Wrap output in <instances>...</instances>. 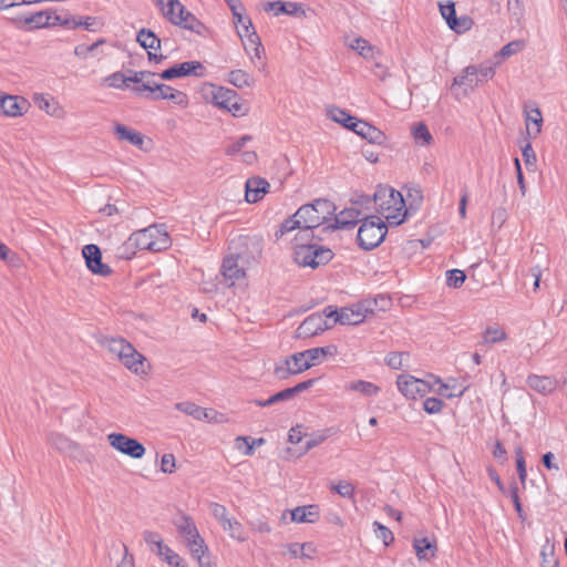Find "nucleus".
<instances>
[{"label":"nucleus","instance_id":"ea45409f","mask_svg":"<svg viewBox=\"0 0 567 567\" xmlns=\"http://www.w3.org/2000/svg\"><path fill=\"white\" fill-rule=\"evenodd\" d=\"M412 136L417 145L426 146L433 141L432 134L424 123H417L411 128Z\"/></svg>","mask_w":567,"mask_h":567},{"label":"nucleus","instance_id":"e2e57ef3","mask_svg":"<svg viewBox=\"0 0 567 567\" xmlns=\"http://www.w3.org/2000/svg\"><path fill=\"white\" fill-rule=\"evenodd\" d=\"M210 512L213 516L219 520L221 526L226 527V520L228 519L226 507L221 504L213 503L210 505Z\"/></svg>","mask_w":567,"mask_h":567},{"label":"nucleus","instance_id":"774afa93","mask_svg":"<svg viewBox=\"0 0 567 567\" xmlns=\"http://www.w3.org/2000/svg\"><path fill=\"white\" fill-rule=\"evenodd\" d=\"M522 155H523L524 162H525L527 167L535 165V163H536V155H535V152H534V150L532 147L530 142H527L522 147Z\"/></svg>","mask_w":567,"mask_h":567},{"label":"nucleus","instance_id":"bf43d9fd","mask_svg":"<svg viewBox=\"0 0 567 567\" xmlns=\"http://www.w3.org/2000/svg\"><path fill=\"white\" fill-rule=\"evenodd\" d=\"M183 28L197 34H203V31L205 30L204 24L190 12L187 13Z\"/></svg>","mask_w":567,"mask_h":567},{"label":"nucleus","instance_id":"6e6d98bb","mask_svg":"<svg viewBox=\"0 0 567 567\" xmlns=\"http://www.w3.org/2000/svg\"><path fill=\"white\" fill-rule=\"evenodd\" d=\"M105 42L104 39H100L91 45L79 44L74 48V54L79 58L86 59L91 53H93L97 47Z\"/></svg>","mask_w":567,"mask_h":567},{"label":"nucleus","instance_id":"a18cd8bd","mask_svg":"<svg viewBox=\"0 0 567 567\" xmlns=\"http://www.w3.org/2000/svg\"><path fill=\"white\" fill-rule=\"evenodd\" d=\"M506 332L499 328L488 327L483 333V344H493L506 339Z\"/></svg>","mask_w":567,"mask_h":567},{"label":"nucleus","instance_id":"2eb2a0df","mask_svg":"<svg viewBox=\"0 0 567 567\" xmlns=\"http://www.w3.org/2000/svg\"><path fill=\"white\" fill-rule=\"evenodd\" d=\"M192 556L198 561L199 567H215L208 555V547L202 536L185 542Z\"/></svg>","mask_w":567,"mask_h":567},{"label":"nucleus","instance_id":"9b49d317","mask_svg":"<svg viewBox=\"0 0 567 567\" xmlns=\"http://www.w3.org/2000/svg\"><path fill=\"white\" fill-rule=\"evenodd\" d=\"M53 9L41 10L29 16H20L12 19V23L18 29L33 31L37 29L50 28Z\"/></svg>","mask_w":567,"mask_h":567},{"label":"nucleus","instance_id":"c85d7f7f","mask_svg":"<svg viewBox=\"0 0 567 567\" xmlns=\"http://www.w3.org/2000/svg\"><path fill=\"white\" fill-rule=\"evenodd\" d=\"M319 517L316 505L298 506L291 511V520L295 523H315Z\"/></svg>","mask_w":567,"mask_h":567},{"label":"nucleus","instance_id":"cd10ccee","mask_svg":"<svg viewBox=\"0 0 567 567\" xmlns=\"http://www.w3.org/2000/svg\"><path fill=\"white\" fill-rule=\"evenodd\" d=\"M266 11H274L275 16L288 14L298 16L299 12H303L302 8L297 2H284L280 0L267 2L265 4Z\"/></svg>","mask_w":567,"mask_h":567},{"label":"nucleus","instance_id":"7c9ffc66","mask_svg":"<svg viewBox=\"0 0 567 567\" xmlns=\"http://www.w3.org/2000/svg\"><path fill=\"white\" fill-rule=\"evenodd\" d=\"M413 547L420 559H430L435 556V543L426 537L414 539Z\"/></svg>","mask_w":567,"mask_h":567},{"label":"nucleus","instance_id":"680f3d73","mask_svg":"<svg viewBox=\"0 0 567 567\" xmlns=\"http://www.w3.org/2000/svg\"><path fill=\"white\" fill-rule=\"evenodd\" d=\"M507 8L509 13L519 21L524 16L525 8L523 0H507Z\"/></svg>","mask_w":567,"mask_h":567},{"label":"nucleus","instance_id":"13d9d810","mask_svg":"<svg viewBox=\"0 0 567 567\" xmlns=\"http://www.w3.org/2000/svg\"><path fill=\"white\" fill-rule=\"evenodd\" d=\"M444 408V402L437 398H427L423 402V409L429 414H436Z\"/></svg>","mask_w":567,"mask_h":567},{"label":"nucleus","instance_id":"5701e85b","mask_svg":"<svg viewBox=\"0 0 567 567\" xmlns=\"http://www.w3.org/2000/svg\"><path fill=\"white\" fill-rule=\"evenodd\" d=\"M27 106V101H19L18 96L0 93V113L7 116L22 115V110Z\"/></svg>","mask_w":567,"mask_h":567},{"label":"nucleus","instance_id":"412c9836","mask_svg":"<svg viewBox=\"0 0 567 567\" xmlns=\"http://www.w3.org/2000/svg\"><path fill=\"white\" fill-rule=\"evenodd\" d=\"M156 94L153 96L154 101L169 100L174 104L185 106L188 103L187 95L178 90L173 89L171 85L162 84L155 86Z\"/></svg>","mask_w":567,"mask_h":567},{"label":"nucleus","instance_id":"0eeeda50","mask_svg":"<svg viewBox=\"0 0 567 567\" xmlns=\"http://www.w3.org/2000/svg\"><path fill=\"white\" fill-rule=\"evenodd\" d=\"M386 233L388 227L381 218L364 217L357 235L358 245L363 250H372L384 240Z\"/></svg>","mask_w":567,"mask_h":567},{"label":"nucleus","instance_id":"5fc2aeb1","mask_svg":"<svg viewBox=\"0 0 567 567\" xmlns=\"http://www.w3.org/2000/svg\"><path fill=\"white\" fill-rule=\"evenodd\" d=\"M516 454V468L518 473L519 481L523 485H525L526 477H527V471H526V463L523 450L520 447H517L515 451Z\"/></svg>","mask_w":567,"mask_h":567},{"label":"nucleus","instance_id":"f8f14e48","mask_svg":"<svg viewBox=\"0 0 567 567\" xmlns=\"http://www.w3.org/2000/svg\"><path fill=\"white\" fill-rule=\"evenodd\" d=\"M204 65L199 61H187L179 64H175L162 73L157 74L162 80H173L176 78H184L188 75L203 76Z\"/></svg>","mask_w":567,"mask_h":567},{"label":"nucleus","instance_id":"3c124183","mask_svg":"<svg viewBox=\"0 0 567 567\" xmlns=\"http://www.w3.org/2000/svg\"><path fill=\"white\" fill-rule=\"evenodd\" d=\"M330 488L344 498H352L354 495V486L346 481H340L338 484H331Z\"/></svg>","mask_w":567,"mask_h":567},{"label":"nucleus","instance_id":"f704fd0d","mask_svg":"<svg viewBox=\"0 0 567 567\" xmlns=\"http://www.w3.org/2000/svg\"><path fill=\"white\" fill-rule=\"evenodd\" d=\"M329 116L332 121L342 124L344 127L353 131V127H355V124L359 123L360 120L357 117L350 115L347 111L333 107L329 111Z\"/></svg>","mask_w":567,"mask_h":567},{"label":"nucleus","instance_id":"69168bd1","mask_svg":"<svg viewBox=\"0 0 567 567\" xmlns=\"http://www.w3.org/2000/svg\"><path fill=\"white\" fill-rule=\"evenodd\" d=\"M229 113H231V115L234 116H244L247 114L248 112V109L240 102V99L238 96V94L236 93V100H234L229 106L227 107V110Z\"/></svg>","mask_w":567,"mask_h":567},{"label":"nucleus","instance_id":"37998d69","mask_svg":"<svg viewBox=\"0 0 567 567\" xmlns=\"http://www.w3.org/2000/svg\"><path fill=\"white\" fill-rule=\"evenodd\" d=\"M499 64V61L497 62H491L486 61L478 65H475L476 74L481 81V83L488 81L492 79L495 74V68Z\"/></svg>","mask_w":567,"mask_h":567},{"label":"nucleus","instance_id":"39448f33","mask_svg":"<svg viewBox=\"0 0 567 567\" xmlns=\"http://www.w3.org/2000/svg\"><path fill=\"white\" fill-rule=\"evenodd\" d=\"M377 212L390 225H400L404 221L406 209L402 194L390 186L379 185L373 194Z\"/></svg>","mask_w":567,"mask_h":567},{"label":"nucleus","instance_id":"c03bdc74","mask_svg":"<svg viewBox=\"0 0 567 567\" xmlns=\"http://www.w3.org/2000/svg\"><path fill=\"white\" fill-rule=\"evenodd\" d=\"M223 528L224 530L229 533V536L231 538H235L239 542H245L247 539L246 533L241 524L236 519L228 518L226 520V527Z\"/></svg>","mask_w":567,"mask_h":567},{"label":"nucleus","instance_id":"b1692460","mask_svg":"<svg viewBox=\"0 0 567 567\" xmlns=\"http://www.w3.org/2000/svg\"><path fill=\"white\" fill-rule=\"evenodd\" d=\"M189 11L181 3L179 0H171L167 3V11L165 12V18L175 25L182 27L186 21V16Z\"/></svg>","mask_w":567,"mask_h":567},{"label":"nucleus","instance_id":"a878e982","mask_svg":"<svg viewBox=\"0 0 567 567\" xmlns=\"http://www.w3.org/2000/svg\"><path fill=\"white\" fill-rule=\"evenodd\" d=\"M174 524L184 543L200 536L195 522L187 515H182Z\"/></svg>","mask_w":567,"mask_h":567},{"label":"nucleus","instance_id":"393cba45","mask_svg":"<svg viewBox=\"0 0 567 567\" xmlns=\"http://www.w3.org/2000/svg\"><path fill=\"white\" fill-rule=\"evenodd\" d=\"M114 132L120 141H126L137 148L143 150L144 136L140 132L120 123L115 125Z\"/></svg>","mask_w":567,"mask_h":567},{"label":"nucleus","instance_id":"6ab92c4d","mask_svg":"<svg viewBox=\"0 0 567 567\" xmlns=\"http://www.w3.org/2000/svg\"><path fill=\"white\" fill-rule=\"evenodd\" d=\"M368 309L363 307V305L358 303L353 307H346L340 310L338 313V318H336V322L340 324H359L365 318Z\"/></svg>","mask_w":567,"mask_h":567},{"label":"nucleus","instance_id":"c9c22d12","mask_svg":"<svg viewBox=\"0 0 567 567\" xmlns=\"http://www.w3.org/2000/svg\"><path fill=\"white\" fill-rule=\"evenodd\" d=\"M299 229V233L305 230V224L301 218L296 217V213L288 218H286L279 226V229L275 233L277 239L281 238L284 235Z\"/></svg>","mask_w":567,"mask_h":567},{"label":"nucleus","instance_id":"c756f323","mask_svg":"<svg viewBox=\"0 0 567 567\" xmlns=\"http://www.w3.org/2000/svg\"><path fill=\"white\" fill-rule=\"evenodd\" d=\"M440 12L442 17L445 19L447 25L456 31L461 32L462 29H465L460 19L456 18L455 4L453 1H447L446 3H440Z\"/></svg>","mask_w":567,"mask_h":567},{"label":"nucleus","instance_id":"dca6fc26","mask_svg":"<svg viewBox=\"0 0 567 567\" xmlns=\"http://www.w3.org/2000/svg\"><path fill=\"white\" fill-rule=\"evenodd\" d=\"M353 132L371 144L382 145L386 141V136L381 130L361 120L353 127Z\"/></svg>","mask_w":567,"mask_h":567},{"label":"nucleus","instance_id":"f257e3e1","mask_svg":"<svg viewBox=\"0 0 567 567\" xmlns=\"http://www.w3.org/2000/svg\"><path fill=\"white\" fill-rule=\"evenodd\" d=\"M230 252L224 258L220 274L228 287L235 285L246 275L245 266L257 261L262 251L261 239L239 236L230 243Z\"/></svg>","mask_w":567,"mask_h":567},{"label":"nucleus","instance_id":"4be33fe9","mask_svg":"<svg viewBox=\"0 0 567 567\" xmlns=\"http://www.w3.org/2000/svg\"><path fill=\"white\" fill-rule=\"evenodd\" d=\"M324 330L323 320L320 315H310L297 328L298 338L317 336Z\"/></svg>","mask_w":567,"mask_h":567},{"label":"nucleus","instance_id":"de8ad7c7","mask_svg":"<svg viewBox=\"0 0 567 567\" xmlns=\"http://www.w3.org/2000/svg\"><path fill=\"white\" fill-rule=\"evenodd\" d=\"M34 103L38 105V107L42 111H45L48 114H54L56 111V105L48 95L43 94H35L34 95Z\"/></svg>","mask_w":567,"mask_h":567},{"label":"nucleus","instance_id":"58836bf2","mask_svg":"<svg viewBox=\"0 0 567 567\" xmlns=\"http://www.w3.org/2000/svg\"><path fill=\"white\" fill-rule=\"evenodd\" d=\"M347 390L357 391L365 396H374L379 393L380 388L369 381H353L346 385Z\"/></svg>","mask_w":567,"mask_h":567},{"label":"nucleus","instance_id":"473e14b6","mask_svg":"<svg viewBox=\"0 0 567 567\" xmlns=\"http://www.w3.org/2000/svg\"><path fill=\"white\" fill-rule=\"evenodd\" d=\"M434 382L440 385L437 390L439 394L447 399L461 398L466 390L465 386H458L455 380L444 383L440 378H435Z\"/></svg>","mask_w":567,"mask_h":567},{"label":"nucleus","instance_id":"7ed1b4c3","mask_svg":"<svg viewBox=\"0 0 567 567\" xmlns=\"http://www.w3.org/2000/svg\"><path fill=\"white\" fill-rule=\"evenodd\" d=\"M169 237L163 225H152L133 233L123 245L122 257L130 259L135 255L134 249L162 251L168 248Z\"/></svg>","mask_w":567,"mask_h":567},{"label":"nucleus","instance_id":"79ce46f5","mask_svg":"<svg viewBox=\"0 0 567 567\" xmlns=\"http://www.w3.org/2000/svg\"><path fill=\"white\" fill-rule=\"evenodd\" d=\"M128 370L138 373L143 368V361L144 357L137 352V350H134L131 353L127 354L126 358H123L120 360Z\"/></svg>","mask_w":567,"mask_h":567},{"label":"nucleus","instance_id":"f03ea898","mask_svg":"<svg viewBox=\"0 0 567 567\" xmlns=\"http://www.w3.org/2000/svg\"><path fill=\"white\" fill-rule=\"evenodd\" d=\"M337 353L338 348L334 344L296 352L286 358L281 364L276 365L275 374L280 380L287 379L290 375L299 374L310 369L315 364L321 362L323 358L334 357Z\"/></svg>","mask_w":567,"mask_h":567},{"label":"nucleus","instance_id":"1a4fd4ad","mask_svg":"<svg viewBox=\"0 0 567 567\" xmlns=\"http://www.w3.org/2000/svg\"><path fill=\"white\" fill-rule=\"evenodd\" d=\"M109 444L132 458H142L145 454L144 445L136 439L130 437L122 433H111L107 435Z\"/></svg>","mask_w":567,"mask_h":567},{"label":"nucleus","instance_id":"20e7f679","mask_svg":"<svg viewBox=\"0 0 567 567\" xmlns=\"http://www.w3.org/2000/svg\"><path fill=\"white\" fill-rule=\"evenodd\" d=\"M334 203L326 198L315 199L310 204H305L296 212V217L301 218L305 224V230L297 234V240H308L315 238L313 230L326 224L336 214Z\"/></svg>","mask_w":567,"mask_h":567},{"label":"nucleus","instance_id":"49530a36","mask_svg":"<svg viewBox=\"0 0 567 567\" xmlns=\"http://www.w3.org/2000/svg\"><path fill=\"white\" fill-rule=\"evenodd\" d=\"M162 84L163 83H158L146 78L145 82H143L141 85L134 86L132 91L137 95H142L144 92H147L145 96L150 100H153V96L156 94L155 86Z\"/></svg>","mask_w":567,"mask_h":567},{"label":"nucleus","instance_id":"ddd939ff","mask_svg":"<svg viewBox=\"0 0 567 567\" xmlns=\"http://www.w3.org/2000/svg\"><path fill=\"white\" fill-rule=\"evenodd\" d=\"M83 258L85 259L86 267L95 275L109 276L112 269L106 264L102 262L101 249L97 245L89 244L82 249Z\"/></svg>","mask_w":567,"mask_h":567},{"label":"nucleus","instance_id":"4468645a","mask_svg":"<svg viewBox=\"0 0 567 567\" xmlns=\"http://www.w3.org/2000/svg\"><path fill=\"white\" fill-rule=\"evenodd\" d=\"M334 223L327 225L322 230L348 229L354 227L361 219V210L357 208H344L334 214Z\"/></svg>","mask_w":567,"mask_h":567},{"label":"nucleus","instance_id":"052dcab7","mask_svg":"<svg viewBox=\"0 0 567 567\" xmlns=\"http://www.w3.org/2000/svg\"><path fill=\"white\" fill-rule=\"evenodd\" d=\"M237 443H238V449H240V443H244L246 445V450L244 451V454L245 455H251L254 453V447L255 446H259L261 444L265 443V439L262 437H259V439H254L251 441V443L249 442V437H245V436H238L236 439Z\"/></svg>","mask_w":567,"mask_h":567},{"label":"nucleus","instance_id":"338daca9","mask_svg":"<svg viewBox=\"0 0 567 567\" xmlns=\"http://www.w3.org/2000/svg\"><path fill=\"white\" fill-rule=\"evenodd\" d=\"M143 538L145 543L150 546V548H159V546L163 544V539L161 535L156 532H150L145 530L143 533Z\"/></svg>","mask_w":567,"mask_h":567},{"label":"nucleus","instance_id":"603ef678","mask_svg":"<svg viewBox=\"0 0 567 567\" xmlns=\"http://www.w3.org/2000/svg\"><path fill=\"white\" fill-rule=\"evenodd\" d=\"M404 357L409 358V353H405V352H390L385 357V363L391 369L399 370V369H401L404 365V363H403Z\"/></svg>","mask_w":567,"mask_h":567},{"label":"nucleus","instance_id":"a211bd4d","mask_svg":"<svg viewBox=\"0 0 567 567\" xmlns=\"http://www.w3.org/2000/svg\"><path fill=\"white\" fill-rule=\"evenodd\" d=\"M527 385L540 394H550L557 388V380L554 377L530 374L526 379Z\"/></svg>","mask_w":567,"mask_h":567},{"label":"nucleus","instance_id":"e433bc0d","mask_svg":"<svg viewBox=\"0 0 567 567\" xmlns=\"http://www.w3.org/2000/svg\"><path fill=\"white\" fill-rule=\"evenodd\" d=\"M228 81L238 89L250 87L254 84V78L244 70H233L228 74Z\"/></svg>","mask_w":567,"mask_h":567},{"label":"nucleus","instance_id":"6e6552de","mask_svg":"<svg viewBox=\"0 0 567 567\" xmlns=\"http://www.w3.org/2000/svg\"><path fill=\"white\" fill-rule=\"evenodd\" d=\"M481 84L476 74L475 65H468L463 69L462 73L453 79L451 91L455 99L461 100L467 96Z\"/></svg>","mask_w":567,"mask_h":567},{"label":"nucleus","instance_id":"9d476101","mask_svg":"<svg viewBox=\"0 0 567 567\" xmlns=\"http://www.w3.org/2000/svg\"><path fill=\"white\" fill-rule=\"evenodd\" d=\"M396 385L399 391L406 398L415 400L422 398L432 390L429 382L417 379L411 374H401L398 377Z\"/></svg>","mask_w":567,"mask_h":567},{"label":"nucleus","instance_id":"bb28decb","mask_svg":"<svg viewBox=\"0 0 567 567\" xmlns=\"http://www.w3.org/2000/svg\"><path fill=\"white\" fill-rule=\"evenodd\" d=\"M236 91L224 87V86H213L212 91V102L214 105L219 109L227 110L229 104L236 100Z\"/></svg>","mask_w":567,"mask_h":567},{"label":"nucleus","instance_id":"aec40b11","mask_svg":"<svg viewBox=\"0 0 567 567\" xmlns=\"http://www.w3.org/2000/svg\"><path fill=\"white\" fill-rule=\"evenodd\" d=\"M175 409L199 421H213L217 414L213 409H204L188 401L176 403Z\"/></svg>","mask_w":567,"mask_h":567},{"label":"nucleus","instance_id":"2f4dec72","mask_svg":"<svg viewBox=\"0 0 567 567\" xmlns=\"http://www.w3.org/2000/svg\"><path fill=\"white\" fill-rule=\"evenodd\" d=\"M136 41L146 50L157 51L161 49V39L150 29H141L136 35Z\"/></svg>","mask_w":567,"mask_h":567},{"label":"nucleus","instance_id":"864d4df0","mask_svg":"<svg viewBox=\"0 0 567 567\" xmlns=\"http://www.w3.org/2000/svg\"><path fill=\"white\" fill-rule=\"evenodd\" d=\"M105 82L110 87L124 89L127 86L126 75L122 72H114L105 78Z\"/></svg>","mask_w":567,"mask_h":567},{"label":"nucleus","instance_id":"4c0bfd02","mask_svg":"<svg viewBox=\"0 0 567 567\" xmlns=\"http://www.w3.org/2000/svg\"><path fill=\"white\" fill-rule=\"evenodd\" d=\"M288 553L293 558H308L311 559L313 557V554L316 553V547L312 543H292L287 546Z\"/></svg>","mask_w":567,"mask_h":567},{"label":"nucleus","instance_id":"72a5a7b5","mask_svg":"<svg viewBox=\"0 0 567 567\" xmlns=\"http://www.w3.org/2000/svg\"><path fill=\"white\" fill-rule=\"evenodd\" d=\"M543 116L538 107L532 109L526 114L527 133L532 137H536L542 131Z\"/></svg>","mask_w":567,"mask_h":567},{"label":"nucleus","instance_id":"8fccbe9b","mask_svg":"<svg viewBox=\"0 0 567 567\" xmlns=\"http://www.w3.org/2000/svg\"><path fill=\"white\" fill-rule=\"evenodd\" d=\"M373 527L377 538L382 539L385 546H389L394 542V535L386 526L379 522H374Z\"/></svg>","mask_w":567,"mask_h":567},{"label":"nucleus","instance_id":"a19ab883","mask_svg":"<svg viewBox=\"0 0 567 567\" xmlns=\"http://www.w3.org/2000/svg\"><path fill=\"white\" fill-rule=\"evenodd\" d=\"M244 49L247 53H250V51H254V55L257 59L261 58V54L264 53V49L261 47V41L259 35L257 34L256 30L251 31V34H249L248 39L243 40Z\"/></svg>","mask_w":567,"mask_h":567},{"label":"nucleus","instance_id":"4d7b16f0","mask_svg":"<svg viewBox=\"0 0 567 567\" xmlns=\"http://www.w3.org/2000/svg\"><path fill=\"white\" fill-rule=\"evenodd\" d=\"M350 48L355 50L363 58H368L372 53V47L362 38L354 39Z\"/></svg>","mask_w":567,"mask_h":567},{"label":"nucleus","instance_id":"0e129e2a","mask_svg":"<svg viewBox=\"0 0 567 567\" xmlns=\"http://www.w3.org/2000/svg\"><path fill=\"white\" fill-rule=\"evenodd\" d=\"M156 74L150 71H130V75L126 76L127 83L132 82L141 85L145 82L146 78L155 76Z\"/></svg>","mask_w":567,"mask_h":567},{"label":"nucleus","instance_id":"423d86ee","mask_svg":"<svg viewBox=\"0 0 567 567\" xmlns=\"http://www.w3.org/2000/svg\"><path fill=\"white\" fill-rule=\"evenodd\" d=\"M312 239L311 237L308 240H297V237L295 238V260L302 267L317 268L328 264L333 258L331 249L312 243Z\"/></svg>","mask_w":567,"mask_h":567},{"label":"nucleus","instance_id":"f3484780","mask_svg":"<svg viewBox=\"0 0 567 567\" xmlns=\"http://www.w3.org/2000/svg\"><path fill=\"white\" fill-rule=\"evenodd\" d=\"M269 183L261 177H252L248 178L245 188H246V200L248 203H257L259 202L264 195L268 192Z\"/></svg>","mask_w":567,"mask_h":567},{"label":"nucleus","instance_id":"09e8293b","mask_svg":"<svg viewBox=\"0 0 567 567\" xmlns=\"http://www.w3.org/2000/svg\"><path fill=\"white\" fill-rule=\"evenodd\" d=\"M466 279V275L463 270L451 269L446 271V285L449 287L458 288Z\"/></svg>","mask_w":567,"mask_h":567}]
</instances>
